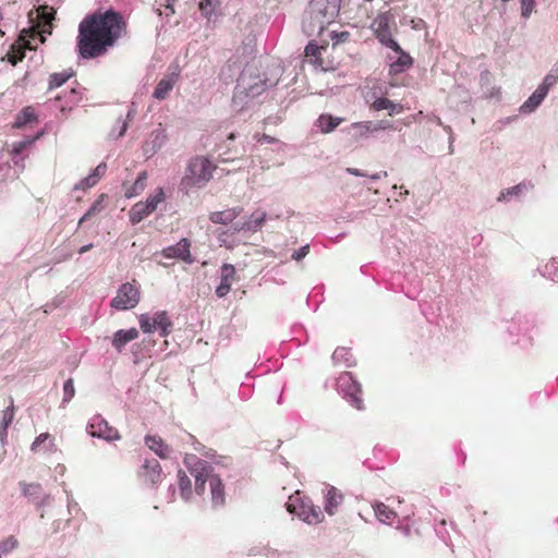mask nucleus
I'll list each match as a JSON object with an SVG mask.
<instances>
[{"label": "nucleus", "instance_id": "nucleus-28", "mask_svg": "<svg viewBox=\"0 0 558 558\" xmlns=\"http://www.w3.org/2000/svg\"><path fill=\"white\" fill-rule=\"evenodd\" d=\"M372 108L376 111L388 110L389 116L402 112L403 108L399 104H395L388 98L379 97L372 102Z\"/></svg>", "mask_w": 558, "mask_h": 558}, {"label": "nucleus", "instance_id": "nucleus-60", "mask_svg": "<svg viewBox=\"0 0 558 558\" xmlns=\"http://www.w3.org/2000/svg\"><path fill=\"white\" fill-rule=\"evenodd\" d=\"M233 138H234V134H232V133H231V134L229 135V140H233Z\"/></svg>", "mask_w": 558, "mask_h": 558}, {"label": "nucleus", "instance_id": "nucleus-21", "mask_svg": "<svg viewBox=\"0 0 558 558\" xmlns=\"http://www.w3.org/2000/svg\"><path fill=\"white\" fill-rule=\"evenodd\" d=\"M242 213L241 207L228 208L221 211H214L210 214L209 219L214 223L227 225L232 222Z\"/></svg>", "mask_w": 558, "mask_h": 558}, {"label": "nucleus", "instance_id": "nucleus-12", "mask_svg": "<svg viewBox=\"0 0 558 558\" xmlns=\"http://www.w3.org/2000/svg\"><path fill=\"white\" fill-rule=\"evenodd\" d=\"M340 393L357 410L362 409L361 388L351 373H342L337 379Z\"/></svg>", "mask_w": 558, "mask_h": 558}, {"label": "nucleus", "instance_id": "nucleus-49", "mask_svg": "<svg viewBox=\"0 0 558 558\" xmlns=\"http://www.w3.org/2000/svg\"><path fill=\"white\" fill-rule=\"evenodd\" d=\"M349 37V33L342 32L340 34H337L335 32L331 33V38L336 40V44L344 43L347 38Z\"/></svg>", "mask_w": 558, "mask_h": 558}, {"label": "nucleus", "instance_id": "nucleus-17", "mask_svg": "<svg viewBox=\"0 0 558 558\" xmlns=\"http://www.w3.org/2000/svg\"><path fill=\"white\" fill-rule=\"evenodd\" d=\"M345 132L355 142L366 140L374 133L373 122H354L345 129Z\"/></svg>", "mask_w": 558, "mask_h": 558}, {"label": "nucleus", "instance_id": "nucleus-16", "mask_svg": "<svg viewBox=\"0 0 558 558\" xmlns=\"http://www.w3.org/2000/svg\"><path fill=\"white\" fill-rule=\"evenodd\" d=\"M167 141L168 135L163 129L158 128L154 130L144 146V154L147 157H151L166 145Z\"/></svg>", "mask_w": 558, "mask_h": 558}, {"label": "nucleus", "instance_id": "nucleus-10", "mask_svg": "<svg viewBox=\"0 0 558 558\" xmlns=\"http://www.w3.org/2000/svg\"><path fill=\"white\" fill-rule=\"evenodd\" d=\"M36 39L37 33L34 27L23 29L16 41L11 46V51L8 53L9 62L16 65L24 58L26 49H36L34 44Z\"/></svg>", "mask_w": 558, "mask_h": 558}, {"label": "nucleus", "instance_id": "nucleus-30", "mask_svg": "<svg viewBox=\"0 0 558 558\" xmlns=\"http://www.w3.org/2000/svg\"><path fill=\"white\" fill-rule=\"evenodd\" d=\"M399 57L398 59L390 64V73L391 74H399L403 72L405 69L410 68L413 63V59L410 54L401 50V52H398Z\"/></svg>", "mask_w": 558, "mask_h": 558}, {"label": "nucleus", "instance_id": "nucleus-27", "mask_svg": "<svg viewBox=\"0 0 558 558\" xmlns=\"http://www.w3.org/2000/svg\"><path fill=\"white\" fill-rule=\"evenodd\" d=\"M341 122H343L342 118L322 114L316 121V126L322 133L328 134L331 133Z\"/></svg>", "mask_w": 558, "mask_h": 558}, {"label": "nucleus", "instance_id": "nucleus-25", "mask_svg": "<svg viewBox=\"0 0 558 558\" xmlns=\"http://www.w3.org/2000/svg\"><path fill=\"white\" fill-rule=\"evenodd\" d=\"M142 476L150 484H156L161 476V466L157 460L146 461L143 465Z\"/></svg>", "mask_w": 558, "mask_h": 558}, {"label": "nucleus", "instance_id": "nucleus-31", "mask_svg": "<svg viewBox=\"0 0 558 558\" xmlns=\"http://www.w3.org/2000/svg\"><path fill=\"white\" fill-rule=\"evenodd\" d=\"M178 478H179L180 495H181L182 499L185 501H190L192 498V495H193L192 483H191L190 477L185 474V472L180 470L178 472Z\"/></svg>", "mask_w": 558, "mask_h": 558}, {"label": "nucleus", "instance_id": "nucleus-45", "mask_svg": "<svg viewBox=\"0 0 558 558\" xmlns=\"http://www.w3.org/2000/svg\"><path fill=\"white\" fill-rule=\"evenodd\" d=\"M65 399H71L74 396V385L72 379H68L63 386Z\"/></svg>", "mask_w": 558, "mask_h": 558}, {"label": "nucleus", "instance_id": "nucleus-3", "mask_svg": "<svg viewBox=\"0 0 558 558\" xmlns=\"http://www.w3.org/2000/svg\"><path fill=\"white\" fill-rule=\"evenodd\" d=\"M341 0H312L304 15L302 27L308 36L320 34L339 15Z\"/></svg>", "mask_w": 558, "mask_h": 558}, {"label": "nucleus", "instance_id": "nucleus-46", "mask_svg": "<svg viewBox=\"0 0 558 558\" xmlns=\"http://www.w3.org/2000/svg\"><path fill=\"white\" fill-rule=\"evenodd\" d=\"M519 190H520L519 186H513V187H510V189H507V190L502 191L500 193L499 197H498V201H505L509 196L518 194Z\"/></svg>", "mask_w": 558, "mask_h": 558}, {"label": "nucleus", "instance_id": "nucleus-4", "mask_svg": "<svg viewBox=\"0 0 558 558\" xmlns=\"http://www.w3.org/2000/svg\"><path fill=\"white\" fill-rule=\"evenodd\" d=\"M194 461L193 466L190 469L191 475L195 480V490L198 495H204L206 489V483L209 485L211 505L214 508H219L225 505V486L221 478L213 473V470L203 460L196 459L195 457L185 460L187 465L191 461Z\"/></svg>", "mask_w": 558, "mask_h": 558}, {"label": "nucleus", "instance_id": "nucleus-42", "mask_svg": "<svg viewBox=\"0 0 558 558\" xmlns=\"http://www.w3.org/2000/svg\"><path fill=\"white\" fill-rule=\"evenodd\" d=\"M134 114H135V111L130 110L128 112L126 119L118 121V124H119L118 131L119 132H118L117 137H121L124 135V133L126 132V130L129 128V121L133 119Z\"/></svg>", "mask_w": 558, "mask_h": 558}, {"label": "nucleus", "instance_id": "nucleus-54", "mask_svg": "<svg viewBox=\"0 0 558 558\" xmlns=\"http://www.w3.org/2000/svg\"><path fill=\"white\" fill-rule=\"evenodd\" d=\"M276 140L267 134H263L259 138H258V142L260 143H274Z\"/></svg>", "mask_w": 558, "mask_h": 558}, {"label": "nucleus", "instance_id": "nucleus-9", "mask_svg": "<svg viewBox=\"0 0 558 558\" xmlns=\"http://www.w3.org/2000/svg\"><path fill=\"white\" fill-rule=\"evenodd\" d=\"M141 299V291L137 286L131 282L123 283L111 300V307L118 311L134 308Z\"/></svg>", "mask_w": 558, "mask_h": 558}, {"label": "nucleus", "instance_id": "nucleus-29", "mask_svg": "<svg viewBox=\"0 0 558 558\" xmlns=\"http://www.w3.org/2000/svg\"><path fill=\"white\" fill-rule=\"evenodd\" d=\"M146 180H147V173L141 172L132 185L125 186V190H124L125 197L133 198V197L140 195L141 193H143L146 187Z\"/></svg>", "mask_w": 558, "mask_h": 558}, {"label": "nucleus", "instance_id": "nucleus-52", "mask_svg": "<svg viewBox=\"0 0 558 558\" xmlns=\"http://www.w3.org/2000/svg\"><path fill=\"white\" fill-rule=\"evenodd\" d=\"M37 16L41 17L46 23H49L53 19V14L51 12H47L45 9L40 12L38 11Z\"/></svg>", "mask_w": 558, "mask_h": 558}, {"label": "nucleus", "instance_id": "nucleus-32", "mask_svg": "<svg viewBox=\"0 0 558 558\" xmlns=\"http://www.w3.org/2000/svg\"><path fill=\"white\" fill-rule=\"evenodd\" d=\"M327 49V47L325 46H318L314 43H310L306 47H305V56L307 58H314L313 62L319 66H323V61H322V54L323 52H325Z\"/></svg>", "mask_w": 558, "mask_h": 558}, {"label": "nucleus", "instance_id": "nucleus-43", "mask_svg": "<svg viewBox=\"0 0 558 558\" xmlns=\"http://www.w3.org/2000/svg\"><path fill=\"white\" fill-rule=\"evenodd\" d=\"M521 2V15L524 19H529L534 10V0H520Z\"/></svg>", "mask_w": 558, "mask_h": 558}, {"label": "nucleus", "instance_id": "nucleus-6", "mask_svg": "<svg viewBox=\"0 0 558 558\" xmlns=\"http://www.w3.org/2000/svg\"><path fill=\"white\" fill-rule=\"evenodd\" d=\"M287 510L307 524H317L324 519L320 509L315 507L310 499H302L299 493L289 498Z\"/></svg>", "mask_w": 558, "mask_h": 558}, {"label": "nucleus", "instance_id": "nucleus-59", "mask_svg": "<svg viewBox=\"0 0 558 558\" xmlns=\"http://www.w3.org/2000/svg\"><path fill=\"white\" fill-rule=\"evenodd\" d=\"M39 41H40V43H44V41H45V37H44L43 35H40Z\"/></svg>", "mask_w": 558, "mask_h": 558}, {"label": "nucleus", "instance_id": "nucleus-11", "mask_svg": "<svg viewBox=\"0 0 558 558\" xmlns=\"http://www.w3.org/2000/svg\"><path fill=\"white\" fill-rule=\"evenodd\" d=\"M89 436L111 442L121 439V435L114 427L99 415L92 417L86 426Z\"/></svg>", "mask_w": 558, "mask_h": 558}, {"label": "nucleus", "instance_id": "nucleus-22", "mask_svg": "<svg viewBox=\"0 0 558 558\" xmlns=\"http://www.w3.org/2000/svg\"><path fill=\"white\" fill-rule=\"evenodd\" d=\"M54 448L53 437L48 433H43L33 441L31 450L35 453H48Z\"/></svg>", "mask_w": 558, "mask_h": 558}, {"label": "nucleus", "instance_id": "nucleus-33", "mask_svg": "<svg viewBox=\"0 0 558 558\" xmlns=\"http://www.w3.org/2000/svg\"><path fill=\"white\" fill-rule=\"evenodd\" d=\"M35 120H36V114L34 112V109L31 107H26L21 111V113L17 114L13 126L16 129H21L24 125H26L27 123L35 121Z\"/></svg>", "mask_w": 558, "mask_h": 558}, {"label": "nucleus", "instance_id": "nucleus-41", "mask_svg": "<svg viewBox=\"0 0 558 558\" xmlns=\"http://www.w3.org/2000/svg\"><path fill=\"white\" fill-rule=\"evenodd\" d=\"M21 486H22L23 494L27 497H36L40 494V490H41L40 485H38V484L23 483V484H21Z\"/></svg>", "mask_w": 558, "mask_h": 558}, {"label": "nucleus", "instance_id": "nucleus-15", "mask_svg": "<svg viewBox=\"0 0 558 558\" xmlns=\"http://www.w3.org/2000/svg\"><path fill=\"white\" fill-rule=\"evenodd\" d=\"M236 270L231 264H223L220 269V284L216 288L219 298L226 296L235 281Z\"/></svg>", "mask_w": 558, "mask_h": 558}, {"label": "nucleus", "instance_id": "nucleus-55", "mask_svg": "<svg viewBox=\"0 0 558 558\" xmlns=\"http://www.w3.org/2000/svg\"><path fill=\"white\" fill-rule=\"evenodd\" d=\"M93 246V244H87V245H84L80 248L78 253L80 254H83L85 252H87L88 250H90V247Z\"/></svg>", "mask_w": 558, "mask_h": 558}, {"label": "nucleus", "instance_id": "nucleus-5", "mask_svg": "<svg viewBox=\"0 0 558 558\" xmlns=\"http://www.w3.org/2000/svg\"><path fill=\"white\" fill-rule=\"evenodd\" d=\"M217 166L205 156H196L192 158L184 171L180 182V187L185 193L193 190H199L213 179Z\"/></svg>", "mask_w": 558, "mask_h": 558}, {"label": "nucleus", "instance_id": "nucleus-40", "mask_svg": "<svg viewBox=\"0 0 558 558\" xmlns=\"http://www.w3.org/2000/svg\"><path fill=\"white\" fill-rule=\"evenodd\" d=\"M557 83L558 76L553 73H548L545 75V77L543 78L542 83L537 86V88L543 89V93L547 95L549 89L554 87Z\"/></svg>", "mask_w": 558, "mask_h": 558}, {"label": "nucleus", "instance_id": "nucleus-56", "mask_svg": "<svg viewBox=\"0 0 558 558\" xmlns=\"http://www.w3.org/2000/svg\"><path fill=\"white\" fill-rule=\"evenodd\" d=\"M369 178L372 180H379V173H374V174L369 175Z\"/></svg>", "mask_w": 558, "mask_h": 558}, {"label": "nucleus", "instance_id": "nucleus-20", "mask_svg": "<svg viewBox=\"0 0 558 558\" xmlns=\"http://www.w3.org/2000/svg\"><path fill=\"white\" fill-rule=\"evenodd\" d=\"M107 170L106 163H99L86 178L80 181L74 189L75 190H85L93 187L97 184L100 178L105 174Z\"/></svg>", "mask_w": 558, "mask_h": 558}, {"label": "nucleus", "instance_id": "nucleus-53", "mask_svg": "<svg viewBox=\"0 0 558 558\" xmlns=\"http://www.w3.org/2000/svg\"><path fill=\"white\" fill-rule=\"evenodd\" d=\"M345 172L355 177H367V174L356 168H347Z\"/></svg>", "mask_w": 558, "mask_h": 558}, {"label": "nucleus", "instance_id": "nucleus-39", "mask_svg": "<svg viewBox=\"0 0 558 558\" xmlns=\"http://www.w3.org/2000/svg\"><path fill=\"white\" fill-rule=\"evenodd\" d=\"M218 4V0H199L198 8L204 16L209 17L214 14Z\"/></svg>", "mask_w": 558, "mask_h": 558}, {"label": "nucleus", "instance_id": "nucleus-58", "mask_svg": "<svg viewBox=\"0 0 558 558\" xmlns=\"http://www.w3.org/2000/svg\"><path fill=\"white\" fill-rule=\"evenodd\" d=\"M444 128H445V130H446V132H447V133H450V132H451V128H450V126H444Z\"/></svg>", "mask_w": 558, "mask_h": 558}, {"label": "nucleus", "instance_id": "nucleus-23", "mask_svg": "<svg viewBox=\"0 0 558 558\" xmlns=\"http://www.w3.org/2000/svg\"><path fill=\"white\" fill-rule=\"evenodd\" d=\"M546 94L543 93V89L536 88L533 94L521 105L520 112L521 113H532L534 112L543 100L546 98Z\"/></svg>", "mask_w": 558, "mask_h": 558}, {"label": "nucleus", "instance_id": "nucleus-57", "mask_svg": "<svg viewBox=\"0 0 558 558\" xmlns=\"http://www.w3.org/2000/svg\"><path fill=\"white\" fill-rule=\"evenodd\" d=\"M378 173H379V179L383 178V177H387V172L386 171L378 172Z\"/></svg>", "mask_w": 558, "mask_h": 558}, {"label": "nucleus", "instance_id": "nucleus-26", "mask_svg": "<svg viewBox=\"0 0 558 558\" xmlns=\"http://www.w3.org/2000/svg\"><path fill=\"white\" fill-rule=\"evenodd\" d=\"M138 337V331L135 328H130L128 330H118L112 339L113 347L121 351L122 348L130 341L135 340Z\"/></svg>", "mask_w": 558, "mask_h": 558}, {"label": "nucleus", "instance_id": "nucleus-36", "mask_svg": "<svg viewBox=\"0 0 558 558\" xmlns=\"http://www.w3.org/2000/svg\"><path fill=\"white\" fill-rule=\"evenodd\" d=\"M41 135H43V132H39L34 137H27V138L23 140V141L13 143V145H12V153L15 154V155L21 154L24 149H26L27 147L33 145L38 138H40Z\"/></svg>", "mask_w": 558, "mask_h": 558}, {"label": "nucleus", "instance_id": "nucleus-35", "mask_svg": "<svg viewBox=\"0 0 558 558\" xmlns=\"http://www.w3.org/2000/svg\"><path fill=\"white\" fill-rule=\"evenodd\" d=\"M14 418V410L13 408H7L2 412V418L0 423V441L3 442L7 437V429L10 426Z\"/></svg>", "mask_w": 558, "mask_h": 558}, {"label": "nucleus", "instance_id": "nucleus-8", "mask_svg": "<svg viewBox=\"0 0 558 558\" xmlns=\"http://www.w3.org/2000/svg\"><path fill=\"white\" fill-rule=\"evenodd\" d=\"M138 323L144 333L159 331L161 337H167L170 333L171 322L165 311L156 312L153 316L142 314L138 317Z\"/></svg>", "mask_w": 558, "mask_h": 558}, {"label": "nucleus", "instance_id": "nucleus-1", "mask_svg": "<svg viewBox=\"0 0 558 558\" xmlns=\"http://www.w3.org/2000/svg\"><path fill=\"white\" fill-rule=\"evenodd\" d=\"M123 26L122 16L113 11L84 19L78 26L80 54L85 59L102 54L121 36Z\"/></svg>", "mask_w": 558, "mask_h": 558}, {"label": "nucleus", "instance_id": "nucleus-24", "mask_svg": "<svg viewBox=\"0 0 558 558\" xmlns=\"http://www.w3.org/2000/svg\"><path fill=\"white\" fill-rule=\"evenodd\" d=\"M146 446L154 451L161 459H166L170 454V448L163 442L160 437L157 436H146L145 437Z\"/></svg>", "mask_w": 558, "mask_h": 558}, {"label": "nucleus", "instance_id": "nucleus-13", "mask_svg": "<svg viewBox=\"0 0 558 558\" xmlns=\"http://www.w3.org/2000/svg\"><path fill=\"white\" fill-rule=\"evenodd\" d=\"M179 80L180 70L178 66H174L157 83L153 92V98L156 100H163L168 98L169 94L172 92Z\"/></svg>", "mask_w": 558, "mask_h": 558}, {"label": "nucleus", "instance_id": "nucleus-2", "mask_svg": "<svg viewBox=\"0 0 558 558\" xmlns=\"http://www.w3.org/2000/svg\"><path fill=\"white\" fill-rule=\"evenodd\" d=\"M268 70V72L262 71L255 64H248L244 68L233 95V105L236 108L243 109L251 99L262 95L267 88L278 83L281 75L280 66L274 64Z\"/></svg>", "mask_w": 558, "mask_h": 558}, {"label": "nucleus", "instance_id": "nucleus-34", "mask_svg": "<svg viewBox=\"0 0 558 558\" xmlns=\"http://www.w3.org/2000/svg\"><path fill=\"white\" fill-rule=\"evenodd\" d=\"M375 513L380 522L387 524H391L392 520L396 518V513L384 504H377L375 506Z\"/></svg>", "mask_w": 558, "mask_h": 558}, {"label": "nucleus", "instance_id": "nucleus-61", "mask_svg": "<svg viewBox=\"0 0 558 558\" xmlns=\"http://www.w3.org/2000/svg\"><path fill=\"white\" fill-rule=\"evenodd\" d=\"M504 2H508L509 0H502Z\"/></svg>", "mask_w": 558, "mask_h": 558}, {"label": "nucleus", "instance_id": "nucleus-47", "mask_svg": "<svg viewBox=\"0 0 558 558\" xmlns=\"http://www.w3.org/2000/svg\"><path fill=\"white\" fill-rule=\"evenodd\" d=\"M308 252H310V246L304 245L293 253L292 258L295 260H301L308 254Z\"/></svg>", "mask_w": 558, "mask_h": 558}, {"label": "nucleus", "instance_id": "nucleus-51", "mask_svg": "<svg viewBox=\"0 0 558 558\" xmlns=\"http://www.w3.org/2000/svg\"><path fill=\"white\" fill-rule=\"evenodd\" d=\"M96 210H98V204H94L88 211L80 219L78 225L86 221Z\"/></svg>", "mask_w": 558, "mask_h": 558}, {"label": "nucleus", "instance_id": "nucleus-38", "mask_svg": "<svg viewBox=\"0 0 558 558\" xmlns=\"http://www.w3.org/2000/svg\"><path fill=\"white\" fill-rule=\"evenodd\" d=\"M71 75L72 73L66 72L51 74L49 78V88L52 89L62 86Z\"/></svg>", "mask_w": 558, "mask_h": 558}, {"label": "nucleus", "instance_id": "nucleus-44", "mask_svg": "<svg viewBox=\"0 0 558 558\" xmlns=\"http://www.w3.org/2000/svg\"><path fill=\"white\" fill-rule=\"evenodd\" d=\"M349 352L344 348L337 349L332 354L335 363H339L341 360L348 361L347 355Z\"/></svg>", "mask_w": 558, "mask_h": 558}, {"label": "nucleus", "instance_id": "nucleus-18", "mask_svg": "<svg viewBox=\"0 0 558 558\" xmlns=\"http://www.w3.org/2000/svg\"><path fill=\"white\" fill-rule=\"evenodd\" d=\"M267 218V213L265 210H256L254 211L243 223L236 225V231H257L262 228L264 221Z\"/></svg>", "mask_w": 558, "mask_h": 558}, {"label": "nucleus", "instance_id": "nucleus-14", "mask_svg": "<svg viewBox=\"0 0 558 558\" xmlns=\"http://www.w3.org/2000/svg\"><path fill=\"white\" fill-rule=\"evenodd\" d=\"M161 254L166 258H178L187 264L194 262L190 253V243L186 239H182L177 244L163 248Z\"/></svg>", "mask_w": 558, "mask_h": 558}, {"label": "nucleus", "instance_id": "nucleus-50", "mask_svg": "<svg viewBox=\"0 0 558 558\" xmlns=\"http://www.w3.org/2000/svg\"><path fill=\"white\" fill-rule=\"evenodd\" d=\"M381 41H383L386 46H388L389 48H391L392 50H395L396 52H401V50H402V49L400 48V46L398 45V43H397V41H395V40H393V39H391V38H388V39H384V38H383V39H381Z\"/></svg>", "mask_w": 558, "mask_h": 558}, {"label": "nucleus", "instance_id": "nucleus-48", "mask_svg": "<svg viewBox=\"0 0 558 558\" xmlns=\"http://www.w3.org/2000/svg\"><path fill=\"white\" fill-rule=\"evenodd\" d=\"M392 124L388 121H378L376 123H373L374 132L384 131L387 129H391Z\"/></svg>", "mask_w": 558, "mask_h": 558}, {"label": "nucleus", "instance_id": "nucleus-37", "mask_svg": "<svg viewBox=\"0 0 558 558\" xmlns=\"http://www.w3.org/2000/svg\"><path fill=\"white\" fill-rule=\"evenodd\" d=\"M17 539L10 536L0 542V558H4L17 547Z\"/></svg>", "mask_w": 558, "mask_h": 558}, {"label": "nucleus", "instance_id": "nucleus-19", "mask_svg": "<svg viewBox=\"0 0 558 558\" xmlns=\"http://www.w3.org/2000/svg\"><path fill=\"white\" fill-rule=\"evenodd\" d=\"M343 500L342 494L335 487L330 486L325 493V511L332 515Z\"/></svg>", "mask_w": 558, "mask_h": 558}, {"label": "nucleus", "instance_id": "nucleus-7", "mask_svg": "<svg viewBox=\"0 0 558 558\" xmlns=\"http://www.w3.org/2000/svg\"><path fill=\"white\" fill-rule=\"evenodd\" d=\"M166 199L165 191L162 187H158L150 194L146 201L135 203L130 211L129 217L132 225H136L145 219L147 216L153 214L157 207Z\"/></svg>", "mask_w": 558, "mask_h": 558}]
</instances>
